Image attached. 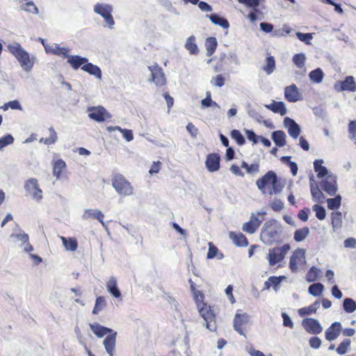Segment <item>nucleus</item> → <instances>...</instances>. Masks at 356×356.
Segmentation results:
<instances>
[{
	"instance_id": "obj_47",
	"label": "nucleus",
	"mask_w": 356,
	"mask_h": 356,
	"mask_svg": "<svg viewBox=\"0 0 356 356\" xmlns=\"http://www.w3.org/2000/svg\"><path fill=\"white\" fill-rule=\"evenodd\" d=\"M305 59L306 58L304 54H297L293 57L294 64L299 68H302L305 66Z\"/></svg>"
},
{
	"instance_id": "obj_21",
	"label": "nucleus",
	"mask_w": 356,
	"mask_h": 356,
	"mask_svg": "<svg viewBox=\"0 0 356 356\" xmlns=\"http://www.w3.org/2000/svg\"><path fill=\"white\" fill-rule=\"evenodd\" d=\"M89 326H90L91 330L92 331V332L98 338H102V337H104L105 335H106L107 334H110L111 332H113V330H111L108 327H104L103 325H101L100 324H99L97 323H90Z\"/></svg>"
},
{
	"instance_id": "obj_15",
	"label": "nucleus",
	"mask_w": 356,
	"mask_h": 356,
	"mask_svg": "<svg viewBox=\"0 0 356 356\" xmlns=\"http://www.w3.org/2000/svg\"><path fill=\"white\" fill-rule=\"evenodd\" d=\"M321 188L330 195H335L337 191L336 177L333 175L327 176L321 181Z\"/></svg>"
},
{
	"instance_id": "obj_12",
	"label": "nucleus",
	"mask_w": 356,
	"mask_h": 356,
	"mask_svg": "<svg viewBox=\"0 0 356 356\" xmlns=\"http://www.w3.org/2000/svg\"><path fill=\"white\" fill-rule=\"evenodd\" d=\"M151 72V81L158 86H162L166 83L163 69L156 63L148 67Z\"/></svg>"
},
{
	"instance_id": "obj_19",
	"label": "nucleus",
	"mask_w": 356,
	"mask_h": 356,
	"mask_svg": "<svg viewBox=\"0 0 356 356\" xmlns=\"http://www.w3.org/2000/svg\"><path fill=\"white\" fill-rule=\"evenodd\" d=\"M342 327L339 322L333 323L325 332V339L329 341H333L336 339L340 334Z\"/></svg>"
},
{
	"instance_id": "obj_10",
	"label": "nucleus",
	"mask_w": 356,
	"mask_h": 356,
	"mask_svg": "<svg viewBox=\"0 0 356 356\" xmlns=\"http://www.w3.org/2000/svg\"><path fill=\"white\" fill-rule=\"evenodd\" d=\"M305 259V250L304 249L298 248L295 250L289 260V268L295 273L298 270V266H300Z\"/></svg>"
},
{
	"instance_id": "obj_46",
	"label": "nucleus",
	"mask_w": 356,
	"mask_h": 356,
	"mask_svg": "<svg viewBox=\"0 0 356 356\" xmlns=\"http://www.w3.org/2000/svg\"><path fill=\"white\" fill-rule=\"evenodd\" d=\"M323 290V285L321 283H315L309 286V292L314 296H319Z\"/></svg>"
},
{
	"instance_id": "obj_31",
	"label": "nucleus",
	"mask_w": 356,
	"mask_h": 356,
	"mask_svg": "<svg viewBox=\"0 0 356 356\" xmlns=\"http://www.w3.org/2000/svg\"><path fill=\"white\" fill-rule=\"evenodd\" d=\"M272 139L277 146L283 147L286 144V135L282 131H274L272 134Z\"/></svg>"
},
{
	"instance_id": "obj_7",
	"label": "nucleus",
	"mask_w": 356,
	"mask_h": 356,
	"mask_svg": "<svg viewBox=\"0 0 356 356\" xmlns=\"http://www.w3.org/2000/svg\"><path fill=\"white\" fill-rule=\"evenodd\" d=\"M26 191L37 202L42 199V191L39 188L38 180L35 178L28 179L24 185Z\"/></svg>"
},
{
	"instance_id": "obj_24",
	"label": "nucleus",
	"mask_w": 356,
	"mask_h": 356,
	"mask_svg": "<svg viewBox=\"0 0 356 356\" xmlns=\"http://www.w3.org/2000/svg\"><path fill=\"white\" fill-rule=\"evenodd\" d=\"M67 63L72 66L74 70H77L80 67L84 65L88 61V59L85 57H81L80 56L74 55L70 56L68 54Z\"/></svg>"
},
{
	"instance_id": "obj_26",
	"label": "nucleus",
	"mask_w": 356,
	"mask_h": 356,
	"mask_svg": "<svg viewBox=\"0 0 356 356\" xmlns=\"http://www.w3.org/2000/svg\"><path fill=\"white\" fill-rule=\"evenodd\" d=\"M268 109L275 113H278L283 116L286 113V108L283 102H276L273 100L270 104H268Z\"/></svg>"
},
{
	"instance_id": "obj_61",
	"label": "nucleus",
	"mask_w": 356,
	"mask_h": 356,
	"mask_svg": "<svg viewBox=\"0 0 356 356\" xmlns=\"http://www.w3.org/2000/svg\"><path fill=\"white\" fill-rule=\"evenodd\" d=\"M245 134L247 136L248 139L253 142V143L256 144L258 142V138L259 137L257 136L252 130L246 129Z\"/></svg>"
},
{
	"instance_id": "obj_9",
	"label": "nucleus",
	"mask_w": 356,
	"mask_h": 356,
	"mask_svg": "<svg viewBox=\"0 0 356 356\" xmlns=\"http://www.w3.org/2000/svg\"><path fill=\"white\" fill-rule=\"evenodd\" d=\"M266 213V211L259 212L257 216H254L252 213L250 220L243 225V231L248 234L254 233L261 221L264 219Z\"/></svg>"
},
{
	"instance_id": "obj_39",
	"label": "nucleus",
	"mask_w": 356,
	"mask_h": 356,
	"mask_svg": "<svg viewBox=\"0 0 356 356\" xmlns=\"http://www.w3.org/2000/svg\"><path fill=\"white\" fill-rule=\"evenodd\" d=\"M49 134H50L49 137L46 138H42L40 140V143H44L46 145H51V144H54L56 142L58 137H57V134H56V131L54 130V129L52 127H51L49 128Z\"/></svg>"
},
{
	"instance_id": "obj_36",
	"label": "nucleus",
	"mask_w": 356,
	"mask_h": 356,
	"mask_svg": "<svg viewBox=\"0 0 356 356\" xmlns=\"http://www.w3.org/2000/svg\"><path fill=\"white\" fill-rule=\"evenodd\" d=\"M60 239L67 250L75 251L77 249L78 243L76 239L72 238L67 239L64 236H60Z\"/></svg>"
},
{
	"instance_id": "obj_16",
	"label": "nucleus",
	"mask_w": 356,
	"mask_h": 356,
	"mask_svg": "<svg viewBox=\"0 0 356 356\" xmlns=\"http://www.w3.org/2000/svg\"><path fill=\"white\" fill-rule=\"evenodd\" d=\"M250 319V316L247 313L241 314L237 312L234 319V329L241 335L245 336L241 327L248 324Z\"/></svg>"
},
{
	"instance_id": "obj_34",
	"label": "nucleus",
	"mask_w": 356,
	"mask_h": 356,
	"mask_svg": "<svg viewBox=\"0 0 356 356\" xmlns=\"http://www.w3.org/2000/svg\"><path fill=\"white\" fill-rule=\"evenodd\" d=\"M218 45L217 40L214 37L208 38L205 42L207 55L211 56L215 51Z\"/></svg>"
},
{
	"instance_id": "obj_48",
	"label": "nucleus",
	"mask_w": 356,
	"mask_h": 356,
	"mask_svg": "<svg viewBox=\"0 0 356 356\" xmlns=\"http://www.w3.org/2000/svg\"><path fill=\"white\" fill-rule=\"evenodd\" d=\"M231 137L234 139L239 145H242L245 143V138L238 130H232L231 131Z\"/></svg>"
},
{
	"instance_id": "obj_50",
	"label": "nucleus",
	"mask_w": 356,
	"mask_h": 356,
	"mask_svg": "<svg viewBox=\"0 0 356 356\" xmlns=\"http://www.w3.org/2000/svg\"><path fill=\"white\" fill-rule=\"evenodd\" d=\"M318 276V270L316 267H312L307 273L306 278L309 282H314Z\"/></svg>"
},
{
	"instance_id": "obj_5",
	"label": "nucleus",
	"mask_w": 356,
	"mask_h": 356,
	"mask_svg": "<svg viewBox=\"0 0 356 356\" xmlns=\"http://www.w3.org/2000/svg\"><path fill=\"white\" fill-rule=\"evenodd\" d=\"M197 307L200 314L204 318L206 327L211 332L215 331L216 330L215 316L211 312L210 307H208L204 302L198 303Z\"/></svg>"
},
{
	"instance_id": "obj_38",
	"label": "nucleus",
	"mask_w": 356,
	"mask_h": 356,
	"mask_svg": "<svg viewBox=\"0 0 356 356\" xmlns=\"http://www.w3.org/2000/svg\"><path fill=\"white\" fill-rule=\"evenodd\" d=\"M309 79L314 83H319L322 81L323 78V72L321 69L317 68L312 70L309 74Z\"/></svg>"
},
{
	"instance_id": "obj_14",
	"label": "nucleus",
	"mask_w": 356,
	"mask_h": 356,
	"mask_svg": "<svg viewBox=\"0 0 356 356\" xmlns=\"http://www.w3.org/2000/svg\"><path fill=\"white\" fill-rule=\"evenodd\" d=\"M302 325L304 329L309 334H320L323 327L320 323L314 318H307L302 320Z\"/></svg>"
},
{
	"instance_id": "obj_27",
	"label": "nucleus",
	"mask_w": 356,
	"mask_h": 356,
	"mask_svg": "<svg viewBox=\"0 0 356 356\" xmlns=\"http://www.w3.org/2000/svg\"><path fill=\"white\" fill-rule=\"evenodd\" d=\"M319 307L320 301L317 300L309 306L299 309L298 312L300 316L311 315L312 314H315Z\"/></svg>"
},
{
	"instance_id": "obj_20",
	"label": "nucleus",
	"mask_w": 356,
	"mask_h": 356,
	"mask_svg": "<svg viewBox=\"0 0 356 356\" xmlns=\"http://www.w3.org/2000/svg\"><path fill=\"white\" fill-rule=\"evenodd\" d=\"M117 332H113L108 334L103 341L104 346L106 353L110 356H113L115 343H116Z\"/></svg>"
},
{
	"instance_id": "obj_18",
	"label": "nucleus",
	"mask_w": 356,
	"mask_h": 356,
	"mask_svg": "<svg viewBox=\"0 0 356 356\" xmlns=\"http://www.w3.org/2000/svg\"><path fill=\"white\" fill-rule=\"evenodd\" d=\"M220 157L218 154H209L205 161L206 167L209 172H216L220 168Z\"/></svg>"
},
{
	"instance_id": "obj_32",
	"label": "nucleus",
	"mask_w": 356,
	"mask_h": 356,
	"mask_svg": "<svg viewBox=\"0 0 356 356\" xmlns=\"http://www.w3.org/2000/svg\"><path fill=\"white\" fill-rule=\"evenodd\" d=\"M65 162L62 159L56 161L53 166V175L56 177L57 179H60L61 177L62 170L65 168Z\"/></svg>"
},
{
	"instance_id": "obj_33",
	"label": "nucleus",
	"mask_w": 356,
	"mask_h": 356,
	"mask_svg": "<svg viewBox=\"0 0 356 356\" xmlns=\"http://www.w3.org/2000/svg\"><path fill=\"white\" fill-rule=\"evenodd\" d=\"M323 161L321 159L315 160L314 162V171L317 173L318 178H322L327 174V168L323 165Z\"/></svg>"
},
{
	"instance_id": "obj_63",
	"label": "nucleus",
	"mask_w": 356,
	"mask_h": 356,
	"mask_svg": "<svg viewBox=\"0 0 356 356\" xmlns=\"http://www.w3.org/2000/svg\"><path fill=\"white\" fill-rule=\"evenodd\" d=\"M309 345L312 348L317 349L321 345V340L317 337H312L309 339Z\"/></svg>"
},
{
	"instance_id": "obj_1",
	"label": "nucleus",
	"mask_w": 356,
	"mask_h": 356,
	"mask_svg": "<svg viewBox=\"0 0 356 356\" xmlns=\"http://www.w3.org/2000/svg\"><path fill=\"white\" fill-rule=\"evenodd\" d=\"M7 48L19 63L23 70L29 72L32 70L35 60L34 56H31L18 42L9 44Z\"/></svg>"
},
{
	"instance_id": "obj_29",
	"label": "nucleus",
	"mask_w": 356,
	"mask_h": 356,
	"mask_svg": "<svg viewBox=\"0 0 356 356\" xmlns=\"http://www.w3.org/2000/svg\"><path fill=\"white\" fill-rule=\"evenodd\" d=\"M206 17H208L213 24L218 25L223 29H228L229 26L228 21L217 14L207 15Z\"/></svg>"
},
{
	"instance_id": "obj_60",
	"label": "nucleus",
	"mask_w": 356,
	"mask_h": 356,
	"mask_svg": "<svg viewBox=\"0 0 356 356\" xmlns=\"http://www.w3.org/2000/svg\"><path fill=\"white\" fill-rule=\"evenodd\" d=\"M282 316L283 318L284 326L288 327L292 329L293 327V323L291 321V318L289 316V315L286 314V313H282Z\"/></svg>"
},
{
	"instance_id": "obj_52",
	"label": "nucleus",
	"mask_w": 356,
	"mask_h": 356,
	"mask_svg": "<svg viewBox=\"0 0 356 356\" xmlns=\"http://www.w3.org/2000/svg\"><path fill=\"white\" fill-rule=\"evenodd\" d=\"M98 211L99 209H86L83 210L82 218L86 220L90 218L95 219L97 213H98Z\"/></svg>"
},
{
	"instance_id": "obj_2",
	"label": "nucleus",
	"mask_w": 356,
	"mask_h": 356,
	"mask_svg": "<svg viewBox=\"0 0 356 356\" xmlns=\"http://www.w3.org/2000/svg\"><path fill=\"white\" fill-rule=\"evenodd\" d=\"M112 186L122 196H129L134 193L131 183L121 174H116L112 178Z\"/></svg>"
},
{
	"instance_id": "obj_43",
	"label": "nucleus",
	"mask_w": 356,
	"mask_h": 356,
	"mask_svg": "<svg viewBox=\"0 0 356 356\" xmlns=\"http://www.w3.org/2000/svg\"><path fill=\"white\" fill-rule=\"evenodd\" d=\"M20 9L27 13L35 15L38 14L39 13L38 7L31 1L22 5L20 6Z\"/></svg>"
},
{
	"instance_id": "obj_37",
	"label": "nucleus",
	"mask_w": 356,
	"mask_h": 356,
	"mask_svg": "<svg viewBox=\"0 0 356 356\" xmlns=\"http://www.w3.org/2000/svg\"><path fill=\"white\" fill-rule=\"evenodd\" d=\"M309 234V229L307 227L296 229L294 232L293 238L296 242L302 241Z\"/></svg>"
},
{
	"instance_id": "obj_13",
	"label": "nucleus",
	"mask_w": 356,
	"mask_h": 356,
	"mask_svg": "<svg viewBox=\"0 0 356 356\" xmlns=\"http://www.w3.org/2000/svg\"><path fill=\"white\" fill-rule=\"evenodd\" d=\"M334 89L338 92L348 91L355 92L356 91V82L353 76H348L343 81H338L334 83Z\"/></svg>"
},
{
	"instance_id": "obj_44",
	"label": "nucleus",
	"mask_w": 356,
	"mask_h": 356,
	"mask_svg": "<svg viewBox=\"0 0 356 356\" xmlns=\"http://www.w3.org/2000/svg\"><path fill=\"white\" fill-rule=\"evenodd\" d=\"M350 343H351L350 339H344L337 348L336 351L337 352V353L339 355L346 354L350 348Z\"/></svg>"
},
{
	"instance_id": "obj_64",
	"label": "nucleus",
	"mask_w": 356,
	"mask_h": 356,
	"mask_svg": "<svg viewBox=\"0 0 356 356\" xmlns=\"http://www.w3.org/2000/svg\"><path fill=\"white\" fill-rule=\"evenodd\" d=\"M187 131L190 133L193 138H196L198 134V129L192 123H188L186 126Z\"/></svg>"
},
{
	"instance_id": "obj_3",
	"label": "nucleus",
	"mask_w": 356,
	"mask_h": 356,
	"mask_svg": "<svg viewBox=\"0 0 356 356\" xmlns=\"http://www.w3.org/2000/svg\"><path fill=\"white\" fill-rule=\"evenodd\" d=\"M93 11L97 15L101 16L104 22L110 29H113L115 26V20L113 17V6L106 3H97L93 8Z\"/></svg>"
},
{
	"instance_id": "obj_59",
	"label": "nucleus",
	"mask_w": 356,
	"mask_h": 356,
	"mask_svg": "<svg viewBox=\"0 0 356 356\" xmlns=\"http://www.w3.org/2000/svg\"><path fill=\"white\" fill-rule=\"evenodd\" d=\"M245 350L251 356H266L262 352L255 350L251 345L246 346Z\"/></svg>"
},
{
	"instance_id": "obj_51",
	"label": "nucleus",
	"mask_w": 356,
	"mask_h": 356,
	"mask_svg": "<svg viewBox=\"0 0 356 356\" xmlns=\"http://www.w3.org/2000/svg\"><path fill=\"white\" fill-rule=\"evenodd\" d=\"M313 209L316 211V216L318 220H322L325 219L326 216V212L322 206L315 204L313 207Z\"/></svg>"
},
{
	"instance_id": "obj_35",
	"label": "nucleus",
	"mask_w": 356,
	"mask_h": 356,
	"mask_svg": "<svg viewBox=\"0 0 356 356\" xmlns=\"http://www.w3.org/2000/svg\"><path fill=\"white\" fill-rule=\"evenodd\" d=\"M310 191L312 196L315 201L321 202L324 199L323 193L316 184H311Z\"/></svg>"
},
{
	"instance_id": "obj_25",
	"label": "nucleus",
	"mask_w": 356,
	"mask_h": 356,
	"mask_svg": "<svg viewBox=\"0 0 356 356\" xmlns=\"http://www.w3.org/2000/svg\"><path fill=\"white\" fill-rule=\"evenodd\" d=\"M81 70L89 73L90 75L95 76L99 80L102 79V70L101 69L88 61L81 67Z\"/></svg>"
},
{
	"instance_id": "obj_8",
	"label": "nucleus",
	"mask_w": 356,
	"mask_h": 356,
	"mask_svg": "<svg viewBox=\"0 0 356 356\" xmlns=\"http://www.w3.org/2000/svg\"><path fill=\"white\" fill-rule=\"evenodd\" d=\"M88 113L90 118L98 122H104L111 118V114L102 106L89 107Z\"/></svg>"
},
{
	"instance_id": "obj_57",
	"label": "nucleus",
	"mask_w": 356,
	"mask_h": 356,
	"mask_svg": "<svg viewBox=\"0 0 356 356\" xmlns=\"http://www.w3.org/2000/svg\"><path fill=\"white\" fill-rule=\"evenodd\" d=\"M248 18L252 22H254L257 20H260L261 19V13L259 10L257 8H253V10L249 13L248 15Z\"/></svg>"
},
{
	"instance_id": "obj_22",
	"label": "nucleus",
	"mask_w": 356,
	"mask_h": 356,
	"mask_svg": "<svg viewBox=\"0 0 356 356\" xmlns=\"http://www.w3.org/2000/svg\"><path fill=\"white\" fill-rule=\"evenodd\" d=\"M45 51L54 55L62 56L64 58L68 57L69 49L65 47H60L57 44L44 45Z\"/></svg>"
},
{
	"instance_id": "obj_42",
	"label": "nucleus",
	"mask_w": 356,
	"mask_h": 356,
	"mask_svg": "<svg viewBox=\"0 0 356 356\" xmlns=\"http://www.w3.org/2000/svg\"><path fill=\"white\" fill-rule=\"evenodd\" d=\"M331 222L333 227H341L342 225V213L334 211L331 213Z\"/></svg>"
},
{
	"instance_id": "obj_58",
	"label": "nucleus",
	"mask_w": 356,
	"mask_h": 356,
	"mask_svg": "<svg viewBox=\"0 0 356 356\" xmlns=\"http://www.w3.org/2000/svg\"><path fill=\"white\" fill-rule=\"evenodd\" d=\"M296 35L300 41L305 42L307 44H310V40L312 39V33H303L298 32Z\"/></svg>"
},
{
	"instance_id": "obj_11",
	"label": "nucleus",
	"mask_w": 356,
	"mask_h": 356,
	"mask_svg": "<svg viewBox=\"0 0 356 356\" xmlns=\"http://www.w3.org/2000/svg\"><path fill=\"white\" fill-rule=\"evenodd\" d=\"M286 184V180L278 178L273 171H268V185L271 186L270 193H280Z\"/></svg>"
},
{
	"instance_id": "obj_49",
	"label": "nucleus",
	"mask_w": 356,
	"mask_h": 356,
	"mask_svg": "<svg viewBox=\"0 0 356 356\" xmlns=\"http://www.w3.org/2000/svg\"><path fill=\"white\" fill-rule=\"evenodd\" d=\"M14 142V138L10 134H7L0 138V150L5 147L13 144Z\"/></svg>"
},
{
	"instance_id": "obj_6",
	"label": "nucleus",
	"mask_w": 356,
	"mask_h": 356,
	"mask_svg": "<svg viewBox=\"0 0 356 356\" xmlns=\"http://www.w3.org/2000/svg\"><path fill=\"white\" fill-rule=\"evenodd\" d=\"M9 240L24 252H30L33 250V246L29 243V236L27 234H12L9 237Z\"/></svg>"
},
{
	"instance_id": "obj_4",
	"label": "nucleus",
	"mask_w": 356,
	"mask_h": 356,
	"mask_svg": "<svg viewBox=\"0 0 356 356\" xmlns=\"http://www.w3.org/2000/svg\"><path fill=\"white\" fill-rule=\"evenodd\" d=\"M291 249V245L286 243L281 247H276L268 251V262L270 266H274L276 264L282 261L286 254Z\"/></svg>"
},
{
	"instance_id": "obj_53",
	"label": "nucleus",
	"mask_w": 356,
	"mask_h": 356,
	"mask_svg": "<svg viewBox=\"0 0 356 356\" xmlns=\"http://www.w3.org/2000/svg\"><path fill=\"white\" fill-rule=\"evenodd\" d=\"M286 279V277L284 276V275H281V276H278V277H276V276H271L270 277H268V287L270 286V285H273L274 287H276L277 286L280 282L285 280Z\"/></svg>"
},
{
	"instance_id": "obj_45",
	"label": "nucleus",
	"mask_w": 356,
	"mask_h": 356,
	"mask_svg": "<svg viewBox=\"0 0 356 356\" xmlns=\"http://www.w3.org/2000/svg\"><path fill=\"white\" fill-rule=\"evenodd\" d=\"M341 197L340 195H337L334 198L327 199V207L329 209H337L341 205Z\"/></svg>"
},
{
	"instance_id": "obj_40",
	"label": "nucleus",
	"mask_w": 356,
	"mask_h": 356,
	"mask_svg": "<svg viewBox=\"0 0 356 356\" xmlns=\"http://www.w3.org/2000/svg\"><path fill=\"white\" fill-rule=\"evenodd\" d=\"M106 305L104 297L99 296L96 298L95 305L92 309L93 314H99Z\"/></svg>"
},
{
	"instance_id": "obj_30",
	"label": "nucleus",
	"mask_w": 356,
	"mask_h": 356,
	"mask_svg": "<svg viewBox=\"0 0 356 356\" xmlns=\"http://www.w3.org/2000/svg\"><path fill=\"white\" fill-rule=\"evenodd\" d=\"M185 48L188 51L189 54L191 55H197L199 52V49L195 42V37L194 35H191L187 38L186 42L185 43Z\"/></svg>"
},
{
	"instance_id": "obj_54",
	"label": "nucleus",
	"mask_w": 356,
	"mask_h": 356,
	"mask_svg": "<svg viewBox=\"0 0 356 356\" xmlns=\"http://www.w3.org/2000/svg\"><path fill=\"white\" fill-rule=\"evenodd\" d=\"M348 134L350 139H355L356 138V120H351L348 124Z\"/></svg>"
},
{
	"instance_id": "obj_17",
	"label": "nucleus",
	"mask_w": 356,
	"mask_h": 356,
	"mask_svg": "<svg viewBox=\"0 0 356 356\" xmlns=\"http://www.w3.org/2000/svg\"><path fill=\"white\" fill-rule=\"evenodd\" d=\"M284 97L289 102H296L302 99V95L295 84H291L285 88Z\"/></svg>"
},
{
	"instance_id": "obj_55",
	"label": "nucleus",
	"mask_w": 356,
	"mask_h": 356,
	"mask_svg": "<svg viewBox=\"0 0 356 356\" xmlns=\"http://www.w3.org/2000/svg\"><path fill=\"white\" fill-rule=\"evenodd\" d=\"M211 83L217 87L221 88L225 85V79L222 74H218L212 78Z\"/></svg>"
},
{
	"instance_id": "obj_23",
	"label": "nucleus",
	"mask_w": 356,
	"mask_h": 356,
	"mask_svg": "<svg viewBox=\"0 0 356 356\" xmlns=\"http://www.w3.org/2000/svg\"><path fill=\"white\" fill-rule=\"evenodd\" d=\"M286 125L288 127L289 134L293 138H297L300 133L299 125L292 119L286 118L284 120Z\"/></svg>"
},
{
	"instance_id": "obj_62",
	"label": "nucleus",
	"mask_w": 356,
	"mask_h": 356,
	"mask_svg": "<svg viewBox=\"0 0 356 356\" xmlns=\"http://www.w3.org/2000/svg\"><path fill=\"white\" fill-rule=\"evenodd\" d=\"M271 208L275 211H280L284 208V203L280 200H275L270 204Z\"/></svg>"
},
{
	"instance_id": "obj_56",
	"label": "nucleus",
	"mask_w": 356,
	"mask_h": 356,
	"mask_svg": "<svg viewBox=\"0 0 356 356\" xmlns=\"http://www.w3.org/2000/svg\"><path fill=\"white\" fill-rule=\"evenodd\" d=\"M218 249L212 243H209V250L207 252V259H213L216 257L217 253L218 252Z\"/></svg>"
},
{
	"instance_id": "obj_28",
	"label": "nucleus",
	"mask_w": 356,
	"mask_h": 356,
	"mask_svg": "<svg viewBox=\"0 0 356 356\" xmlns=\"http://www.w3.org/2000/svg\"><path fill=\"white\" fill-rule=\"evenodd\" d=\"M229 238L237 246L245 247L248 245L246 237L241 233L236 234L233 232H229Z\"/></svg>"
},
{
	"instance_id": "obj_41",
	"label": "nucleus",
	"mask_w": 356,
	"mask_h": 356,
	"mask_svg": "<svg viewBox=\"0 0 356 356\" xmlns=\"http://www.w3.org/2000/svg\"><path fill=\"white\" fill-rule=\"evenodd\" d=\"M343 309L347 313H353L356 310V302L351 298H347L343 300Z\"/></svg>"
}]
</instances>
